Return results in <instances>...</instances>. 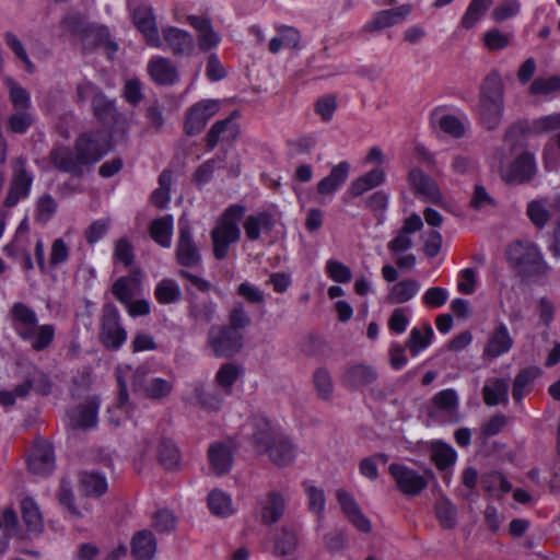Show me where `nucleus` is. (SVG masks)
Masks as SVG:
<instances>
[{
    "label": "nucleus",
    "instance_id": "f257e3e1",
    "mask_svg": "<svg viewBox=\"0 0 560 560\" xmlns=\"http://www.w3.org/2000/svg\"><path fill=\"white\" fill-rule=\"evenodd\" d=\"M252 443L258 454H267L269 459L279 467H285L295 458V447L281 432L277 431L265 418H256L253 422Z\"/></svg>",
    "mask_w": 560,
    "mask_h": 560
},
{
    "label": "nucleus",
    "instance_id": "f03ea898",
    "mask_svg": "<svg viewBox=\"0 0 560 560\" xmlns=\"http://www.w3.org/2000/svg\"><path fill=\"white\" fill-rule=\"evenodd\" d=\"M504 88L501 75L491 71L480 88L479 117L488 130L495 129L503 115Z\"/></svg>",
    "mask_w": 560,
    "mask_h": 560
},
{
    "label": "nucleus",
    "instance_id": "7ed1b4c3",
    "mask_svg": "<svg viewBox=\"0 0 560 560\" xmlns=\"http://www.w3.org/2000/svg\"><path fill=\"white\" fill-rule=\"evenodd\" d=\"M245 214V207L232 205L219 218L215 226L210 233L212 253L217 260H223L229 254L231 244L237 243L241 238L238 223Z\"/></svg>",
    "mask_w": 560,
    "mask_h": 560
},
{
    "label": "nucleus",
    "instance_id": "20e7f679",
    "mask_svg": "<svg viewBox=\"0 0 560 560\" xmlns=\"http://www.w3.org/2000/svg\"><path fill=\"white\" fill-rule=\"evenodd\" d=\"M506 258L512 268L524 277L546 275L550 267L540 248L530 241H516L509 245Z\"/></svg>",
    "mask_w": 560,
    "mask_h": 560
},
{
    "label": "nucleus",
    "instance_id": "39448f33",
    "mask_svg": "<svg viewBox=\"0 0 560 560\" xmlns=\"http://www.w3.org/2000/svg\"><path fill=\"white\" fill-rule=\"evenodd\" d=\"M74 147L84 168L90 170L110 151L112 136L101 129L89 130L77 137Z\"/></svg>",
    "mask_w": 560,
    "mask_h": 560
},
{
    "label": "nucleus",
    "instance_id": "423d86ee",
    "mask_svg": "<svg viewBox=\"0 0 560 560\" xmlns=\"http://www.w3.org/2000/svg\"><path fill=\"white\" fill-rule=\"evenodd\" d=\"M207 346L217 358H231L244 346V335L226 325H213L207 334Z\"/></svg>",
    "mask_w": 560,
    "mask_h": 560
},
{
    "label": "nucleus",
    "instance_id": "0eeeda50",
    "mask_svg": "<svg viewBox=\"0 0 560 560\" xmlns=\"http://www.w3.org/2000/svg\"><path fill=\"white\" fill-rule=\"evenodd\" d=\"M175 260L185 268H197L202 261L200 244L195 241L192 228L184 218H180L178 222Z\"/></svg>",
    "mask_w": 560,
    "mask_h": 560
},
{
    "label": "nucleus",
    "instance_id": "6e6552de",
    "mask_svg": "<svg viewBox=\"0 0 560 560\" xmlns=\"http://www.w3.org/2000/svg\"><path fill=\"white\" fill-rule=\"evenodd\" d=\"M100 340L113 351L121 348L127 340V330L122 327L118 308L106 303L102 308Z\"/></svg>",
    "mask_w": 560,
    "mask_h": 560
},
{
    "label": "nucleus",
    "instance_id": "1a4fd4ad",
    "mask_svg": "<svg viewBox=\"0 0 560 560\" xmlns=\"http://www.w3.org/2000/svg\"><path fill=\"white\" fill-rule=\"evenodd\" d=\"M220 104L215 100H202L191 105L185 116L184 130L188 136L200 133L208 121L219 112Z\"/></svg>",
    "mask_w": 560,
    "mask_h": 560
},
{
    "label": "nucleus",
    "instance_id": "9d476101",
    "mask_svg": "<svg viewBox=\"0 0 560 560\" xmlns=\"http://www.w3.org/2000/svg\"><path fill=\"white\" fill-rule=\"evenodd\" d=\"M240 116V110L235 109L229 117L218 120L211 126L205 138L208 151H212L220 141L232 143L237 139L240 126L234 120Z\"/></svg>",
    "mask_w": 560,
    "mask_h": 560
},
{
    "label": "nucleus",
    "instance_id": "9b49d317",
    "mask_svg": "<svg viewBox=\"0 0 560 560\" xmlns=\"http://www.w3.org/2000/svg\"><path fill=\"white\" fill-rule=\"evenodd\" d=\"M48 161L57 171L70 174L73 177H81L85 172L74 145L73 148L68 145L52 148L48 154Z\"/></svg>",
    "mask_w": 560,
    "mask_h": 560
},
{
    "label": "nucleus",
    "instance_id": "f8f14e48",
    "mask_svg": "<svg viewBox=\"0 0 560 560\" xmlns=\"http://www.w3.org/2000/svg\"><path fill=\"white\" fill-rule=\"evenodd\" d=\"M33 176L26 171V161L20 156L13 162V175L11 186L5 197L4 205L7 207L15 206L21 198L28 196Z\"/></svg>",
    "mask_w": 560,
    "mask_h": 560
},
{
    "label": "nucleus",
    "instance_id": "ddd939ff",
    "mask_svg": "<svg viewBox=\"0 0 560 560\" xmlns=\"http://www.w3.org/2000/svg\"><path fill=\"white\" fill-rule=\"evenodd\" d=\"M162 45L175 57H188L195 51L196 44L192 35L175 26H165L162 28Z\"/></svg>",
    "mask_w": 560,
    "mask_h": 560
},
{
    "label": "nucleus",
    "instance_id": "4468645a",
    "mask_svg": "<svg viewBox=\"0 0 560 560\" xmlns=\"http://www.w3.org/2000/svg\"><path fill=\"white\" fill-rule=\"evenodd\" d=\"M389 474L396 481L397 488L406 495L416 497L428 486L423 476L400 464H392Z\"/></svg>",
    "mask_w": 560,
    "mask_h": 560
},
{
    "label": "nucleus",
    "instance_id": "2eb2a0df",
    "mask_svg": "<svg viewBox=\"0 0 560 560\" xmlns=\"http://www.w3.org/2000/svg\"><path fill=\"white\" fill-rule=\"evenodd\" d=\"M65 30L71 34H80L86 31L94 33L98 38L100 44H104L108 48V56L112 57L117 49L118 45L109 39L108 30L104 26L88 27L83 15L75 13L65 16L61 21Z\"/></svg>",
    "mask_w": 560,
    "mask_h": 560
},
{
    "label": "nucleus",
    "instance_id": "dca6fc26",
    "mask_svg": "<svg viewBox=\"0 0 560 560\" xmlns=\"http://www.w3.org/2000/svg\"><path fill=\"white\" fill-rule=\"evenodd\" d=\"M536 173L534 154L524 152L510 164L509 170L503 174V179L508 184H524L532 180Z\"/></svg>",
    "mask_w": 560,
    "mask_h": 560
},
{
    "label": "nucleus",
    "instance_id": "f3484780",
    "mask_svg": "<svg viewBox=\"0 0 560 560\" xmlns=\"http://www.w3.org/2000/svg\"><path fill=\"white\" fill-rule=\"evenodd\" d=\"M100 398L90 397L85 402L77 406L69 412L70 425L74 429H92L97 424V413L100 409Z\"/></svg>",
    "mask_w": 560,
    "mask_h": 560
},
{
    "label": "nucleus",
    "instance_id": "a211bd4d",
    "mask_svg": "<svg viewBox=\"0 0 560 560\" xmlns=\"http://www.w3.org/2000/svg\"><path fill=\"white\" fill-rule=\"evenodd\" d=\"M336 498L348 521L360 532L370 533L372 525L370 520L362 513L354 498L346 490L338 489Z\"/></svg>",
    "mask_w": 560,
    "mask_h": 560
},
{
    "label": "nucleus",
    "instance_id": "6ab92c4d",
    "mask_svg": "<svg viewBox=\"0 0 560 560\" xmlns=\"http://www.w3.org/2000/svg\"><path fill=\"white\" fill-rule=\"evenodd\" d=\"M378 377L376 369L364 363L350 364L346 368L341 383L350 389H359L373 384Z\"/></svg>",
    "mask_w": 560,
    "mask_h": 560
},
{
    "label": "nucleus",
    "instance_id": "aec40b11",
    "mask_svg": "<svg viewBox=\"0 0 560 560\" xmlns=\"http://www.w3.org/2000/svg\"><path fill=\"white\" fill-rule=\"evenodd\" d=\"M147 70L150 79L159 85H173L179 80L177 67L165 57L155 56L151 58Z\"/></svg>",
    "mask_w": 560,
    "mask_h": 560
},
{
    "label": "nucleus",
    "instance_id": "412c9836",
    "mask_svg": "<svg viewBox=\"0 0 560 560\" xmlns=\"http://www.w3.org/2000/svg\"><path fill=\"white\" fill-rule=\"evenodd\" d=\"M55 456L51 445L44 440H38L32 448L28 458V468L35 475L45 476L52 471Z\"/></svg>",
    "mask_w": 560,
    "mask_h": 560
},
{
    "label": "nucleus",
    "instance_id": "4be33fe9",
    "mask_svg": "<svg viewBox=\"0 0 560 560\" xmlns=\"http://www.w3.org/2000/svg\"><path fill=\"white\" fill-rule=\"evenodd\" d=\"M133 23L144 36L147 44L160 48L162 39L155 23V18L151 8L139 7L132 13Z\"/></svg>",
    "mask_w": 560,
    "mask_h": 560
},
{
    "label": "nucleus",
    "instance_id": "5701e85b",
    "mask_svg": "<svg viewBox=\"0 0 560 560\" xmlns=\"http://www.w3.org/2000/svg\"><path fill=\"white\" fill-rule=\"evenodd\" d=\"M259 505L261 522L272 525L282 518L287 509V497L281 491L270 490Z\"/></svg>",
    "mask_w": 560,
    "mask_h": 560
},
{
    "label": "nucleus",
    "instance_id": "b1692460",
    "mask_svg": "<svg viewBox=\"0 0 560 560\" xmlns=\"http://www.w3.org/2000/svg\"><path fill=\"white\" fill-rule=\"evenodd\" d=\"M408 182L419 198L434 203L442 199V194L435 182L420 168H413L409 172Z\"/></svg>",
    "mask_w": 560,
    "mask_h": 560
},
{
    "label": "nucleus",
    "instance_id": "393cba45",
    "mask_svg": "<svg viewBox=\"0 0 560 560\" xmlns=\"http://www.w3.org/2000/svg\"><path fill=\"white\" fill-rule=\"evenodd\" d=\"M187 22L198 32L197 42L201 51H209L217 47L221 40L220 35L213 30L208 18L188 15Z\"/></svg>",
    "mask_w": 560,
    "mask_h": 560
},
{
    "label": "nucleus",
    "instance_id": "a878e982",
    "mask_svg": "<svg viewBox=\"0 0 560 560\" xmlns=\"http://www.w3.org/2000/svg\"><path fill=\"white\" fill-rule=\"evenodd\" d=\"M410 11L411 8L406 4L380 11L364 25L363 30L366 32H373L396 25L402 22Z\"/></svg>",
    "mask_w": 560,
    "mask_h": 560
},
{
    "label": "nucleus",
    "instance_id": "bb28decb",
    "mask_svg": "<svg viewBox=\"0 0 560 560\" xmlns=\"http://www.w3.org/2000/svg\"><path fill=\"white\" fill-rule=\"evenodd\" d=\"M141 280V270L133 268L128 276L120 277L113 283L112 293L120 303L128 304L136 295Z\"/></svg>",
    "mask_w": 560,
    "mask_h": 560
},
{
    "label": "nucleus",
    "instance_id": "cd10ccee",
    "mask_svg": "<svg viewBox=\"0 0 560 560\" xmlns=\"http://www.w3.org/2000/svg\"><path fill=\"white\" fill-rule=\"evenodd\" d=\"M513 346V339L504 324H499L490 334L488 342L483 349V355L495 359L508 351Z\"/></svg>",
    "mask_w": 560,
    "mask_h": 560
},
{
    "label": "nucleus",
    "instance_id": "c85d7f7f",
    "mask_svg": "<svg viewBox=\"0 0 560 560\" xmlns=\"http://www.w3.org/2000/svg\"><path fill=\"white\" fill-rule=\"evenodd\" d=\"M208 459L211 469L215 475L228 474L233 465V453L231 447L222 442L210 444L208 448Z\"/></svg>",
    "mask_w": 560,
    "mask_h": 560
},
{
    "label": "nucleus",
    "instance_id": "c756f323",
    "mask_svg": "<svg viewBox=\"0 0 560 560\" xmlns=\"http://www.w3.org/2000/svg\"><path fill=\"white\" fill-rule=\"evenodd\" d=\"M94 117L106 127H113L119 120V113L115 100L108 98L102 91L92 100Z\"/></svg>",
    "mask_w": 560,
    "mask_h": 560
},
{
    "label": "nucleus",
    "instance_id": "7c9ffc66",
    "mask_svg": "<svg viewBox=\"0 0 560 560\" xmlns=\"http://www.w3.org/2000/svg\"><path fill=\"white\" fill-rule=\"evenodd\" d=\"M13 327L21 338H30L32 329L37 324L36 313L23 303H15L11 308Z\"/></svg>",
    "mask_w": 560,
    "mask_h": 560
},
{
    "label": "nucleus",
    "instance_id": "2f4dec72",
    "mask_svg": "<svg viewBox=\"0 0 560 560\" xmlns=\"http://www.w3.org/2000/svg\"><path fill=\"white\" fill-rule=\"evenodd\" d=\"M243 228L249 241H257L261 232L269 233L275 228V220L271 213L259 211L246 217Z\"/></svg>",
    "mask_w": 560,
    "mask_h": 560
},
{
    "label": "nucleus",
    "instance_id": "473e14b6",
    "mask_svg": "<svg viewBox=\"0 0 560 560\" xmlns=\"http://www.w3.org/2000/svg\"><path fill=\"white\" fill-rule=\"evenodd\" d=\"M156 552V540L153 533L142 529L131 539V553L136 560H151Z\"/></svg>",
    "mask_w": 560,
    "mask_h": 560
},
{
    "label": "nucleus",
    "instance_id": "72a5a7b5",
    "mask_svg": "<svg viewBox=\"0 0 560 560\" xmlns=\"http://www.w3.org/2000/svg\"><path fill=\"white\" fill-rule=\"evenodd\" d=\"M350 165L348 162H340L334 166L326 177L317 184V190L322 195H331L339 189L348 178Z\"/></svg>",
    "mask_w": 560,
    "mask_h": 560
},
{
    "label": "nucleus",
    "instance_id": "f704fd0d",
    "mask_svg": "<svg viewBox=\"0 0 560 560\" xmlns=\"http://www.w3.org/2000/svg\"><path fill=\"white\" fill-rule=\"evenodd\" d=\"M174 219L172 214H166L154 219L149 229L151 238L164 248H168L172 243Z\"/></svg>",
    "mask_w": 560,
    "mask_h": 560
},
{
    "label": "nucleus",
    "instance_id": "c9c22d12",
    "mask_svg": "<svg viewBox=\"0 0 560 560\" xmlns=\"http://www.w3.org/2000/svg\"><path fill=\"white\" fill-rule=\"evenodd\" d=\"M420 287V282L415 279H404L389 288L387 300L392 304L406 303L418 294Z\"/></svg>",
    "mask_w": 560,
    "mask_h": 560
},
{
    "label": "nucleus",
    "instance_id": "e433bc0d",
    "mask_svg": "<svg viewBox=\"0 0 560 560\" xmlns=\"http://www.w3.org/2000/svg\"><path fill=\"white\" fill-rule=\"evenodd\" d=\"M385 180V173L382 168H374L354 179L348 191L353 197H359L365 191L380 186Z\"/></svg>",
    "mask_w": 560,
    "mask_h": 560
},
{
    "label": "nucleus",
    "instance_id": "4c0bfd02",
    "mask_svg": "<svg viewBox=\"0 0 560 560\" xmlns=\"http://www.w3.org/2000/svg\"><path fill=\"white\" fill-rule=\"evenodd\" d=\"M482 395L488 406L506 404L509 399V382L503 378L491 380L483 386Z\"/></svg>",
    "mask_w": 560,
    "mask_h": 560
},
{
    "label": "nucleus",
    "instance_id": "58836bf2",
    "mask_svg": "<svg viewBox=\"0 0 560 560\" xmlns=\"http://www.w3.org/2000/svg\"><path fill=\"white\" fill-rule=\"evenodd\" d=\"M217 314V304L208 300H191L188 306V316L196 323L210 324Z\"/></svg>",
    "mask_w": 560,
    "mask_h": 560
},
{
    "label": "nucleus",
    "instance_id": "ea45409f",
    "mask_svg": "<svg viewBox=\"0 0 560 560\" xmlns=\"http://www.w3.org/2000/svg\"><path fill=\"white\" fill-rule=\"evenodd\" d=\"M242 373L243 370L237 364L231 362L223 363L215 374V384L224 395H231L232 387Z\"/></svg>",
    "mask_w": 560,
    "mask_h": 560
},
{
    "label": "nucleus",
    "instance_id": "a19ab883",
    "mask_svg": "<svg viewBox=\"0 0 560 560\" xmlns=\"http://www.w3.org/2000/svg\"><path fill=\"white\" fill-rule=\"evenodd\" d=\"M208 506L211 513L219 517H229L234 513V508L230 494L214 489L208 494Z\"/></svg>",
    "mask_w": 560,
    "mask_h": 560
},
{
    "label": "nucleus",
    "instance_id": "79ce46f5",
    "mask_svg": "<svg viewBox=\"0 0 560 560\" xmlns=\"http://www.w3.org/2000/svg\"><path fill=\"white\" fill-rule=\"evenodd\" d=\"M305 495L307 498V508L311 513L317 515L318 521L324 518L326 498L323 489L317 488L310 481H304L302 485Z\"/></svg>",
    "mask_w": 560,
    "mask_h": 560
},
{
    "label": "nucleus",
    "instance_id": "37998d69",
    "mask_svg": "<svg viewBox=\"0 0 560 560\" xmlns=\"http://www.w3.org/2000/svg\"><path fill=\"white\" fill-rule=\"evenodd\" d=\"M173 173L164 170L159 176V187L151 194L150 200L159 209H165L171 200Z\"/></svg>",
    "mask_w": 560,
    "mask_h": 560
},
{
    "label": "nucleus",
    "instance_id": "c03bdc74",
    "mask_svg": "<svg viewBox=\"0 0 560 560\" xmlns=\"http://www.w3.org/2000/svg\"><path fill=\"white\" fill-rule=\"evenodd\" d=\"M433 335V329L429 323L423 324L422 328L413 327L407 341L411 354L417 355L425 349L431 343Z\"/></svg>",
    "mask_w": 560,
    "mask_h": 560
},
{
    "label": "nucleus",
    "instance_id": "a18cd8bd",
    "mask_svg": "<svg viewBox=\"0 0 560 560\" xmlns=\"http://www.w3.org/2000/svg\"><path fill=\"white\" fill-rule=\"evenodd\" d=\"M540 375V370L538 368H526L520 371L516 375L513 388L512 396L515 401L520 402L524 398V396L528 393V387Z\"/></svg>",
    "mask_w": 560,
    "mask_h": 560
},
{
    "label": "nucleus",
    "instance_id": "49530a36",
    "mask_svg": "<svg viewBox=\"0 0 560 560\" xmlns=\"http://www.w3.org/2000/svg\"><path fill=\"white\" fill-rule=\"evenodd\" d=\"M80 483L82 492L89 497H100L107 490L106 478L97 472H82Z\"/></svg>",
    "mask_w": 560,
    "mask_h": 560
},
{
    "label": "nucleus",
    "instance_id": "de8ad7c7",
    "mask_svg": "<svg viewBox=\"0 0 560 560\" xmlns=\"http://www.w3.org/2000/svg\"><path fill=\"white\" fill-rule=\"evenodd\" d=\"M22 518L31 532H40L43 529V517L37 504L31 498H25L21 502Z\"/></svg>",
    "mask_w": 560,
    "mask_h": 560
},
{
    "label": "nucleus",
    "instance_id": "09e8293b",
    "mask_svg": "<svg viewBox=\"0 0 560 560\" xmlns=\"http://www.w3.org/2000/svg\"><path fill=\"white\" fill-rule=\"evenodd\" d=\"M174 376L170 378L153 377L143 386V393L150 399L160 400L167 397L174 387Z\"/></svg>",
    "mask_w": 560,
    "mask_h": 560
},
{
    "label": "nucleus",
    "instance_id": "8fccbe9b",
    "mask_svg": "<svg viewBox=\"0 0 560 560\" xmlns=\"http://www.w3.org/2000/svg\"><path fill=\"white\" fill-rule=\"evenodd\" d=\"M30 338H22L30 341L31 346L36 351H42L50 346L55 337V327L50 324L38 325L36 324L32 329Z\"/></svg>",
    "mask_w": 560,
    "mask_h": 560
},
{
    "label": "nucleus",
    "instance_id": "3c124183",
    "mask_svg": "<svg viewBox=\"0 0 560 560\" xmlns=\"http://www.w3.org/2000/svg\"><path fill=\"white\" fill-rule=\"evenodd\" d=\"M440 108H436L431 114V120L433 124H438L442 131L445 133H448L450 136L454 138H460L464 132L465 128L462 121L453 115H443L440 116Z\"/></svg>",
    "mask_w": 560,
    "mask_h": 560
},
{
    "label": "nucleus",
    "instance_id": "603ef678",
    "mask_svg": "<svg viewBox=\"0 0 560 560\" xmlns=\"http://www.w3.org/2000/svg\"><path fill=\"white\" fill-rule=\"evenodd\" d=\"M158 457L161 465L167 470L179 467L180 455L177 446L170 440H162L158 448Z\"/></svg>",
    "mask_w": 560,
    "mask_h": 560
},
{
    "label": "nucleus",
    "instance_id": "864d4df0",
    "mask_svg": "<svg viewBox=\"0 0 560 560\" xmlns=\"http://www.w3.org/2000/svg\"><path fill=\"white\" fill-rule=\"evenodd\" d=\"M299 544L296 533L288 527H282L275 539L273 552L277 556H288L294 552Z\"/></svg>",
    "mask_w": 560,
    "mask_h": 560
},
{
    "label": "nucleus",
    "instance_id": "5fc2aeb1",
    "mask_svg": "<svg viewBox=\"0 0 560 560\" xmlns=\"http://www.w3.org/2000/svg\"><path fill=\"white\" fill-rule=\"evenodd\" d=\"M154 295L160 303L172 304L180 300L182 291L175 280L163 279L158 283Z\"/></svg>",
    "mask_w": 560,
    "mask_h": 560
},
{
    "label": "nucleus",
    "instance_id": "6e6d98bb",
    "mask_svg": "<svg viewBox=\"0 0 560 560\" xmlns=\"http://www.w3.org/2000/svg\"><path fill=\"white\" fill-rule=\"evenodd\" d=\"M3 36L5 45L11 49L15 58L24 65L25 70L28 73H34L35 65L30 59L26 49L23 43L19 39V37L13 32L10 31L5 32Z\"/></svg>",
    "mask_w": 560,
    "mask_h": 560
},
{
    "label": "nucleus",
    "instance_id": "4d7b16f0",
    "mask_svg": "<svg viewBox=\"0 0 560 560\" xmlns=\"http://www.w3.org/2000/svg\"><path fill=\"white\" fill-rule=\"evenodd\" d=\"M431 458L440 470H445L454 465L456 452L445 443H434L431 450Z\"/></svg>",
    "mask_w": 560,
    "mask_h": 560
},
{
    "label": "nucleus",
    "instance_id": "13d9d810",
    "mask_svg": "<svg viewBox=\"0 0 560 560\" xmlns=\"http://www.w3.org/2000/svg\"><path fill=\"white\" fill-rule=\"evenodd\" d=\"M313 383L320 399L328 400L334 393V382L328 370L318 368L313 375Z\"/></svg>",
    "mask_w": 560,
    "mask_h": 560
},
{
    "label": "nucleus",
    "instance_id": "bf43d9fd",
    "mask_svg": "<svg viewBox=\"0 0 560 560\" xmlns=\"http://www.w3.org/2000/svg\"><path fill=\"white\" fill-rule=\"evenodd\" d=\"M226 151H220L219 154H217L215 158H212L205 163H202L195 172L194 177L197 184L202 185L205 183H208L213 175L214 167H222L225 159H226Z\"/></svg>",
    "mask_w": 560,
    "mask_h": 560
},
{
    "label": "nucleus",
    "instance_id": "052dcab7",
    "mask_svg": "<svg viewBox=\"0 0 560 560\" xmlns=\"http://www.w3.org/2000/svg\"><path fill=\"white\" fill-rule=\"evenodd\" d=\"M224 394L222 390L210 393L206 390L203 386H198L195 388V397L197 402L201 408L210 411H217L221 408Z\"/></svg>",
    "mask_w": 560,
    "mask_h": 560
},
{
    "label": "nucleus",
    "instance_id": "680f3d73",
    "mask_svg": "<svg viewBox=\"0 0 560 560\" xmlns=\"http://www.w3.org/2000/svg\"><path fill=\"white\" fill-rule=\"evenodd\" d=\"M435 514L444 528H452L456 524V508L446 498H441L435 504Z\"/></svg>",
    "mask_w": 560,
    "mask_h": 560
},
{
    "label": "nucleus",
    "instance_id": "e2e57ef3",
    "mask_svg": "<svg viewBox=\"0 0 560 560\" xmlns=\"http://www.w3.org/2000/svg\"><path fill=\"white\" fill-rule=\"evenodd\" d=\"M250 324L252 319L246 312L244 304L241 302L235 303L229 312V324H226V326L233 327L234 329H238V331L243 332V330L249 327Z\"/></svg>",
    "mask_w": 560,
    "mask_h": 560
},
{
    "label": "nucleus",
    "instance_id": "0e129e2a",
    "mask_svg": "<svg viewBox=\"0 0 560 560\" xmlns=\"http://www.w3.org/2000/svg\"><path fill=\"white\" fill-rule=\"evenodd\" d=\"M527 215L537 229H544L550 220V212L540 200H534L527 206Z\"/></svg>",
    "mask_w": 560,
    "mask_h": 560
},
{
    "label": "nucleus",
    "instance_id": "69168bd1",
    "mask_svg": "<svg viewBox=\"0 0 560 560\" xmlns=\"http://www.w3.org/2000/svg\"><path fill=\"white\" fill-rule=\"evenodd\" d=\"M432 402L439 410L453 412L458 407V396L454 389L448 388L435 394Z\"/></svg>",
    "mask_w": 560,
    "mask_h": 560
},
{
    "label": "nucleus",
    "instance_id": "338daca9",
    "mask_svg": "<svg viewBox=\"0 0 560 560\" xmlns=\"http://www.w3.org/2000/svg\"><path fill=\"white\" fill-rule=\"evenodd\" d=\"M556 91H560V75L536 78L529 86V93L533 95H547Z\"/></svg>",
    "mask_w": 560,
    "mask_h": 560
},
{
    "label": "nucleus",
    "instance_id": "774afa93",
    "mask_svg": "<svg viewBox=\"0 0 560 560\" xmlns=\"http://www.w3.org/2000/svg\"><path fill=\"white\" fill-rule=\"evenodd\" d=\"M113 257L116 261L121 262L126 267L132 265L135 259L133 247L126 237L118 238L114 243Z\"/></svg>",
    "mask_w": 560,
    "mask_h": 560
}]
</instances>
